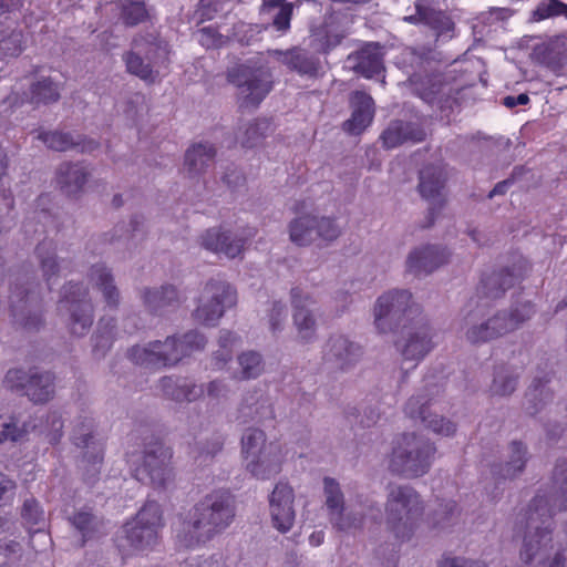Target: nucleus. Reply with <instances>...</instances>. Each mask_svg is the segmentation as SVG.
<instances>
[{
    "label": "nucleus",
    "mask_w": 567,
    "mask_h": 567,
    "mask_svg": "<svg viewBox=\"0 0 567 567\" xmlns=\"http://www.w3.org/2000/svg\"><path fill=\"white\" fill-rule=\"evenodd\" d=\"M269 516L275 529L288 533L296 519L295 491L285 482H278L268 497Z\"/></svg>",
    "instance_id": "2eb2a0df"
},
{
    "label": "nucleus",
    "mask_w": 567,
    "mask_h": 567,
    "mask_svg": "<svg viewBox=\"0 0 567 567\" xmlns=\"http://www.w3.org/2000/svg\"><path fill=\"white\" fill-rule=\"evenodd\" d=\"M177 301V291L174 287L147 290L144 295L145 306L150 311L162 315L174 307Z\"/></svg>",
    "instance_id": "4c0bfd02"
},
{
    "label": "nucleus",
    "mask_w": 567,
    "mask_h": 567,
    "mask_svg": "<svg viewBox=\"0 0 567 567\" xmlns=\"http://www.w3.org/2000/svg\"><path fill=\"white\" fill-rule=\"evenodd\" d=\"M285 61L291 69L303 74H315L319 69V62L312 56H308L302 50H293L285 54Z\"/></svg>",
    "instance_id": "37998d69"
},
{
    "label": "nucleus",
    "mask_w": 567,
    "mask_h": 567,
    "mask_svg": "<svg viewBox=\"0 0 567 567\" xmlns=\"http://www.w3.org/2000/svg\"><path fill=\"white\" fill-rule=\"evenodd\" d=\"M70 519H71L73 526L83 534L84 538L90 537V526L92 525V523L94 520L91 513H89L86 511H81Z\"/></svg>",
    "instance_id": "0e129e2a"
},
{
    "label": "nucleus",
    "mask_w": 567,
    "mask_h": 567,
    "mask_svg": "<svg viewBox=\"0 0 567 567\" xmlns=\"http://www.w3.org/2000/svg\"><path fill=\"white\" fill-rule=\"evenodd\" d=\"M405 413L411 419H420L426 427L442 436H450L456 430L452 421L432 415L430 412V401L423 396H412L405 405Z\"/></svg>",
    "instance_id": "412c9836"
},
{
    "label": "nucleus",
    "mask_w": 567,
    "mask_h": 567,
    "mask_svg": "<svg viewBox=\"0 0 567 567\" xmlns=\"http://www.w3.org/2000/svg\"><path fill=\"white\" fill-rule=\"evenodd\" d=\"M243 413L245 416L250 417L255 421H262L265 419L272 416V411L270 406L267 404L266 400H257L254 404H246L243 408Z\"/></svg>",
    "instance_id": "4d7b16f0"
},
{
    "label": "nucleus",
    "mask_w": 567,
    "mask_h": 567,
    "mask_svg": "<svg viewBox=\"0 0 567 567\" xmlns=\"http://www.w3.org/2000/svg\"><path fill=\"white\" fill-rule=\"evenodd\" d=\"M20 435L21 431L12 416H0V443L7 440L16 441Z\"/></svg>",
    "instance_id": "052dcab7"
},
{
    "label": "nucleus",
    "mask_w": 567,
    "mask_h": 567,
    "mask_svg": "<svg viewBox=\"0 0 567 567\" xmlns=\"http://www.w3.org/2000/svg\"><path fill=\"white\" fill-rule=\"evenodd\" d=\"M161 386L166 396L178 402H192L204 394L202 385H196L187 379L164 378L161 381Z\"/></svg>",
    "instance_id": "cd10ccee"
},
{
    "label": "nucleus",
    "mask_w": 567,
    "mask_h": 567,
    "mask_svg": "<svg viewBox=\"0 0 567 567\" xmlns=\"http://www.w3.org/2000/svg\"><path fill=\"white\" fill-rule=\"evenodd\" d=\"M383 48L368 43L358 52L357 70L365 78H372L383 70Z\"/></svg>",
    "instance_id": "7c9ffc66"
},
{
    "label": "nucleus",
    "mask_w": 567,
    "mask_h": 567,
    "mask_svg": "<svg viewBox=\"0 0 567 567\" xmlns=\"http://www.w3.org/2000/svg\"><path fill=\"white\" fill-rule=\"evenodd\" d=\"M291 210L297 215L288 226L290 240L298 246H308L316 240V215L306 202L296 203Z\"/></svg>",
    "instance_id": "4be33fe9"
},
{
    "label": "nucleus",
    "mask_w": 567,
    "mask_h": 567,
    "mask_svg": "<svg viewBox=\"0 0 567 567\" xmlns=\"http://www.w3.org/2000/svg\"><path fill=\"white\" fill-rule=\"evenodd\" d=\"M287 307L280 301H274L268 313V324L272 332L281 331L287 319Z\"/></svg>",
    "instance_id": "5fc2aeb1"
},
{
    "label": "nucleus",
    "mask_w": 567,
    "mask_h": 567,
    "mask_svg": "<svg viewBox=\"0 0 567 567\" xmlns=\"http://www.w3.org/2000/svg\"><path fill=\"white\" fill-rule=\"evenodd\" d=\"M555 17L567 18V3L560 0H548L539 3L532 12V20L535 22Z\"/></svg>",
    "instance_id": "49530a36"
},
{
    "label": "nucleus",
    "mask_w": 567,
    "mask_h": 567,
    "mask_svg": "<svg viewBox=\"0 0 567 567\" xmlns=\"http://www.w3.org/2000/svg\"><path fill=\"white\" fill-rule=\"evenodd\" d=\"M445 249L424 246L413 250L406 260V269L415 276L427 275L446 261Z\"/></svg>",
    "instance_id": "b1692460"
},
{
    "label": "nucleus",
    "mask_w": 567,
    "mask_h": 567,
    "mask_svg": "<svg viewBox=\"0 0 567 567\" xmlns=\"http://www.w3.org/2000/svg\"><path fill=\"white\" fill-rule=\"evenodd\" d=\"M227 392V386L219 380L212 381L207 386V395L212 399L219 400L226 398Z\"/></svg>",
    "instance_id": "774afa93"
},
{
    "label": "nucleus",
    "mask_w": 567,
    "mask_h": 567,
    "mask_svg": "<svg viewBox=\"0 0 567 567\" xmlns=\"http://www.w3.org/2000/svg\"><path fill=\"white\" fill-rule=\"evenodd\" d=\"M206 338L198 331H190L182 339L167 338L164 342L154 341L147 346L131 349V360L140 365L159 367L174 364L183 358L204 349Z\"/></svg>",
    "instance_id": "423d86ee"
},
{
    "label": "nucleus",
    "mask_w": 567,
    "mask_h": 567,
    "mask_svg": "<svg viewBox=\"0 0 567 567\" xmlns=\"http://www.w3.org/2000/svg\"><path fill=\"white\" fill-rule=\"evenodd\" d=\"M22 518L29 529L31 537L39 535L47 543H50V537L44 533L47 527V518L44 511L40 507L35 499H25L22 507Z\"/></svg>",
    "instance_id": "2f4dec72"
},
{
    "label": "nucleus",
    "mask_w": 567,
    "mask_h": 567,
    "mask_svg": "<svg viewBox=\"0 0 567 567\" xmlns=\"http://www.w3.org/2000/svg\"><path fill=\"white\" fill-rule=\"evenodd\" d=\"M87 172L80 164H63L58 171V183L66 194H75L86 182Z\"/></svg>",
    "instance_id": "e433bc0d"
},
{
    "label": "nucleus",
    "mask_w": 567,
    "mask_h": 567,
    "mask_svg": "<svg viewBox=\"0 0 567 567\" xmlns=\"http://www.w3.org/2000/svg\"><path fill=\"white\" fill-rule=\"evenodd\" d=\"M4 383L10 389L23 391L37 403L50 400L54 393L53 375L50 372L40 373L37 369L29 372L11 369L6 374Z\"/></svg>",
    "instance_id": "4468645a"
},
{
    "label": "nucleus",
    "mask_w": 567,
    "mask_h": 567,
    "mask_svg": "<svg viewBox=\"0 0 567 567\" xmlns=\"http://www.w3.org/2000/svg\"><path fill=\"white\" fill-rule=\"evenodd\" d=\"M534 308L526 302L511 310V312H498L481 324L470 327L465 334L471 343H482L504 336L517 329L524 321L530 318Z\"/></svg>",
    "instance_id": "9d476101"
},
{
    "label": "nucleus",
    "mask_w": 567,
    "mask_h": 567,
    "mask_svg": "<svg viewBox=\"0 0 567 567\" xmlns=\"http://www.w3.org/2000/svg\"><path fill=\"white\" fill-rule=\"evenodd\" d=\"M39 138L51 150L64 152L73 147L79 148L81 152H91L95 148L96 144L93 141H76L74 137L66 133L49 132L39 134Z\"/></svg>",
    "instance_id": "473e14b6"
},
{
    "label": "nucleus",
    "mask_w": 567,
    "mask_h": 567,
    "mask_svg": "<svg viewBox=\"0 0 567 567\" xmlns=\"http://www.w3.org/2000/svg\"><path fill=\"white\" fill-rule=\"evenodd\" d=\"M411 85L413 91L426 103H437L440 107H443V96L451 92V89L442 83L440 75H427L420 78L413 75L411 78ZM450 100H444L447 103Z\"/></svg>",
    "instance_id": "393cba45"
},
{
    "label": "nucleus",
    "mask_w": 567,
    "mask_h": 567,
    "mask_svg": "<svg viewBox=\"0 0 567 567\" xmlns=\"http://www.w3.org/2000/svg\"><path fill=\"white\" fill-rule=\"evenodd\" d=\"M425 132L417 125L395 121L382 134L383 145L386 148H394L405 142H421Z\"/></svg>",
    "instance_id": "a878e982"
},
{
    "label": "nucleus",
    "mask_w": 567,
    "mask_h": 567,
    "mask_svg": "<svg viewBox=\"0 0 567 567\" xmlns=\"http://www.w3.org/2000/svg\"><path fill=\"white\" fill-rule=\"evenodd\" d=\"M163 527L162 511L156 502H147L136 517L127 522L117 537V547L123 556L145 554L152 550L159 539Z\"/></svg>",
    "instance_id": "39448f33"
},
{
    "label": "nucleus",
    "mask_w": 567,
    "mask_h": 567,
    "mask_svg": "<svg viewBox=\"0 0 567 567\" xmlns=\"http://www.w3.org/2000/svg\"><path fill=\"white\" fill-rule=\"evenodd\" d=\"M525 447L519 442H513L511 444V460L506 463L503 477H513L519 473L525 466Z\"/></svg>",
    "instance_id": "8fccbe9b"
},
{
    "label": "nucleus",
    "mask_w": 567,
    "mask_h": 567,
    "mask_svg": "<svg viewBox=\"0 0 567 567\" xmlns=\"http://www.w3.org/2000/svg\"><path fill=\"white\" fill-rule=\"evenodd\" d=\"M14 488V482L0 473V505L12 498Z\"/></svg>",
    "instance_id": "69168bd1"
},
{
    "label": "nucleus",
    "mask_w": 567,
    "mask_h": 567,
    "mask_svg": "<svg viewBox=\"0 0 567 567\" xmlns=\"http://www.w3.org/2000/svg\"><path fill=\"white\" fill-rule=\"evenodd\" d=\"M198 42L209 49L215 47H221L225 44L226 39L224 35L218 33L214 28L206 27L203 28L198 33Z\"/></svg>",
    "instance_id": "680f3d73"
},
{
    "label": "nucleus",
    "mask_w": 567,
    "mask_h": 567,
    "mask_svg": "<svg viewBox=\"0 0 567 567\" xmlns=\"http://www.w3.org/2000/svg\"><path fill=\"white\" fill-rule=\"evenodd\" d=\"M329 359L340 362L342 368L355 362L361 355V348L343 336L332 337L327 344Z\"/></svg>",
    "instance_id": "c85d7f7f"
},
{
    "label": "nucleus",
    "mask_w": 567,
    "mask_h": 567,
    "mask_svg": "<svg viewBox=\"0 0 567 567\" xmlns=\"http://www.w3.org/2000/svg\"><path fill=\"white\" fill-rule=\"evenodd\" d=\"M23 35L20 32H13L8 40L2 41L0 49L4 56H17L23 50Z\"/></svg>",
    "instance_id": "e2e57ef3"
},
{
    "label": "nucleus",
    "mask_w": 567,
    "mask_h": 567,
    "mask_svg": "<svg viewBox=\"0 0 567 567\" xmlns=\"http://www.w3.org/2000/svg\"><path fill=\"white\" fill-rule=\"evenodd\" d=\"M567 509V478L563 482L560 491L548 498L537 495L526 513V535L520 551V557L526 563L537 560L544 563L553 549L550 536V519L556 514L555 509ZM567 533V527H566Z\"/></svg>",
    "instance_id": "f03ea898"
},
{
    "label": "nucleus",
    "mask_w": 567,
    "mask_h": 567,
    "mask_svg": "<svg viewBox=\"0 0 567 567\" xmlns=\"http://www.w3.org/2000/svg\"><path fill=\"white\" fill-rule=\"evenodd\" d=\"M420 194L433 203L442 202L443 175L437 167H426L420 173Z\"/></svg>",
    "instance_id": "72a5a7b5"
},
{
    "label": "nucleus",
    "mask_w": 567,
    "mask_h": 567,
    "mask_svg": "<svg viewBox=\"0 0 567 567\" xmlns=\"http://www.w3.org/2000/svg\"><path fill=\"white\" fill-rule=\"evenodd\" d=\"M255 236V229L248 228L241 235L231 236L221 228L207 229L199 239L200 246L216 255L235 258L244 250L246 240Z\"/></svg>",
    "instance_id": "6ab92c4d"
},
{
    "label": "nucleus",
    "mask_w": 567,
    "mask_h": 567,
    "mask_svg": "<svg viewBox=\"0 0 567 567\" xmlns=\"http://www.w3.org/2000/svg\"><path fill=\"white\" fill-rule=\"evenodd\" d=\"M215 148L208 143H199L187 150L185 155V171L190 179L206 172L213 162Z\"/></svg>",
    "instance_id": "bb28decb"
},
{
    "label": "nucleus",
    "mask_w": 567,
    "mask_h": 567,
    "mask_svg": "<svg viewBox=\"0 0 567 567\" xmlns=\"http://www.w3.org/2000/svg\"><path fill=\"white\" fill-rule=\"evenodd\" d=\"M172 456L171 449L156 441L148 444L142 453L128 454L127 463L138 482L155 487H167L174 480Z\"/></svg>",
    "instance_id": "6e6552de"
},
{
    "label": "nucleus",
    "mask_w": 567,
    "mask_h": 567,
    "mask_svg": "<svg viewBox=\"0 0 567 567\" xmlns=\"http://www.w3.org/2000/svg\"><path fill=\"white\" fill-rule=\"evenodd\" d=\"M228 81L238 87L239 100L246 107L257 106L271 90L268 74L262 70H252L239 65L229 70Z\"/></svg>",
    "instance_id": "f8f14e48"
},
{
    "label": "nucleus",
    "mask_w": 567,
    "mask_h": 567,
    "mask_svg": "<svg viewBox=\"0 0 567 567\" xmlns=\"http://www.w3.org/2000/svg\"><path fill=\"white\" fill-rule=\"evenodd\" d=\"M37 255L40 259L43 276L49 287L53 285V276L60 271V266L55 260L54 249L51 244H41L37 248Z\"/></svg>",
    "instance_id": "c03bdc74"
},
{
    "label": "nucleus",
    "mask_w": 567,
    "mask_h": 567,
    "mask_svg": "<svg viewBox=\"0 0 567 567\" xmlns=\"http://www.w3.org/2000/svg\"><path fill=\"white\" fill-rule=\"evenodd\" d=\"M269 126L270 124L266 120L256 121L249 124L246 127L244 135L240 137L243 146L254 147L255 145H257V143L265 135Z\"/></svg>",
    "instance_id": "603ef678"
},
{
    "label": "nucleus",
    "mask_w": 567,
    "mask_h": 567,
    "mask_svg": "<svg viewBox=\"0 0 567 567\" xmlns=\"http://www.w3.org/2000/svg\"><path fill=\"white\" fill-rule=\"evenodd\" d=\"M412 296L408 290H390L381 295L373 308L374 326L381 333L396 327L403 315L411 308Z\"/></svg>",
    "instance_id": "ddd939ff"
},
{
    "label": "nucleus",
    "mask_w": 567,
    "mask_h": 567,
    "mask_svg": "<svg viewBox=\"0 0 567 567\" xmlns=\"http://www.w3.org/2000/svg\"><path fill=\"white\" fill-rule=\"evenodd\" d=\"M62 426L63 423L60 415L54 412L48 416L45 424L41 427L40 432L45 433L49 441L54 444L59 442L61 437Z\"/></svg>",
    "instance_id": "13d9d810"
},
{
    "label": "nucleus",
    "mask_w": 567,
    "mask_h": 567,
    "mask_svg": "<svg viewBox=\"0 0 567 567\" xmlns=\"http://www.w3.org/2000/svg\"><path fill=\"white\" fill-rule=\"evenodd\" d=\"M316 239H321L323 241H332L337 239L341 230L337 225L336 220L330 217L318 216L316 215Z\"/></svg>",
    "instance_id": "3c124183"
},
{
    "label": "nucleus",
    "mask_w": 567,
    "mask_h": 567,
    "mask_svg": "<svg viewBox=\"0 0 567 567\" xmlns=\"http://www.w3.org/2000/svg\"><path fill=\"white\" fill-rule=\"evenodd\" d=\"M148 17L143 1L125 0L122 4V18L126 24L135 25L145 21Z\"/></svg>",
    "instance_id": "09e8293b"
},
{
    "label": "nucleus",
    "mask_w": 567,
    "mask_h": 567,
    "mask_svg": "<svg viewBox=\"0 0 567 567\" xmlns=\"http://www.w3.org/2000/svg\"><path fill=\"white\" fill-rule=\"evenodd\" d=\"M125 64L130 73L145 82L153 83L158 76V71H154L148 64H145L134 52L125 55Z\"/></svg>",
    "instance_id": "de8ad7c7"
},
{
    "label": "nucleus",
    "mask_w": 567,
    "mask_h": 567,
    "mask_svg": "<svg viewBox=\"0 0 567 567\" xmlns=\"http://www.w3.org/2000/svg\"><path fill=\"white\" fill-rule=\"evenodd\" d=\"M234 517L235 505L230 493L215 491L194 507L189 519L183 523L177 540L184 548H195L206 544L229 527Z\"/></svg>",
    "instance_id": "f257e3e1"
},
{
    "label": "nucleus",
    "mask_w": 567,
    "mask_h": 567,
    "mask_svg": "<svg viewBox=\"0 0 567 567\" xmlns=\"http://www.w3.org/2000/svg\"><path fill=\"white\" fill-rule=\"evenodd\" d=\"M334 20V17H329L322 28L313 31V42H318L313 47L316 51L327 53L336 48L344 38V32L339 29Z\"/></svg>",
    "instance_id": "c9c22d12"
},
{
    "label": "nucleus",
    "mask_w": 567,
    "mask_h": 567,
    "mask_svg": "<svg viewBox=\"0 0 567 567\" xmlns=\"http://www.w3.org/2000/svg\"><path fill=\"white\" fill-rule=\"evenodd\" d=\"M516 278L511 272H501L497 275H494L489 277L486 282L484 284L485 288L487 289V295L491 297H497L499 295V291H494L493 287L495 285H499V290L505 291L507 288L512 287L515 282Z\"/></svg>",
    "instance_id": "6e6d98bb"
},
{
    "label": "nucleus",
    "mask_w": 567,
    "mask_h": 567,
    "mask_svg": "<svg viewBox=\"0 0 567 567\" xmlns=\"http://www.w3.org/2000/svg\"><path fill=\"white\" fill-rule=\"evenodd\" d=\"M93 420L84 416L75 422L72 430V441L76 446L92 449V465L95 468L102 461V447L92 441Z\"/></svg>",
    "instance_id": "c756f323"
},
{
    "label": "nucleus",
    "mask_w": 567,
    "mask_h": 567,
    "mask_svg": "<svg viewBox=\"0 0 567 567\" xmlns=\"http://www.w3.org/2000/svg\"><path fill=\"white\" fill-rule=\"evenodd\" d=\"M240 454L246 471L258 480L278 474L286 458L285 447L279 442L268 441L266 433L256 427L243 434Z\"/></svg>",
    "instance_id": "20e7f679"
},
{
    "label": "nucleus",
    "mask_w": 567,
    "mask_h": 567,
    "mask_svg": "<svg viewBox=\"0 0 567 567\" xmlns=\"http://www.w3.org/2000/svg\"><path fill=\"white\" fill-rule=\"evenodd\" d=\"M239 346V339L229 331H221L218 339V349L214 352L213 365L221 369L233 357L234 350Z\"/></svg>",
    "instance_id": "ea45409f"
},
{
    "label": "nucleus",
    "mask_w": 567,
    "mask_h": 567,
    "mask_svg": "<svg viewBox=\"0 0 567 567\" xmlns=\"http://www.w3.org/2000/svg\"><path fill=\"white\" fill-rule=\"evenodd\" d=\"M440 567H480V563L467 561L461 557L444 556L440 561Z\"/></svg>",
    "instance_id": "338daca9"
},
{
    "label": "nucleus",
    "mask_w": 567,
    "mask_h": 567,
    "mask_svg": "<svg viewBox=\"0 0 567 567\" xmlns=\"http://www.w3.org/2000/svg\"><path fill=\"white\" fill-rule=\"evenodd\" d=\"M352 115L343 124L344 131L350 134L362 133L372 122L374 115V102L372 97L361 91H355L350 99Z\"/></svg>",
    "instance_id": "5701e85b"
},
{
    "label": "nucleus",
    "mask_w": 567,
    "mask_h": 567,
    "mask_svg": "<svg viewBox=\"0 0 567 567\" xmlns=\"http://www.w3.org/2000/svg\"><path fill=\"white\" fill-rule=\"evenodd\" d=\"M424 512L420 495L408 485L389 488L385 522L399 544L410 542L420 527Z\"/></svg>",
    "instance_id": "7ed1b4c3"
},
{
    "label": "nucleus",
    "mask_w": 567,
    "mask_h": 567,
    "mask_svg": "<svg viewBox=\"0 0 567 567\" xmlns=\"http://www.w3.org/2000/svg\"><path fill=\"white\" fill-rule=\"evenodd\" d=\"M261 14L269 16L272 27L284 33L290 28L292 4L284 0H264Z\"/></svg>",
    "instance_id": "f704fd0d"
},
{
    "label": "nucleus",
    "mask_w": 567,
    "mask_h": 567,
    "mask_svg": "<svg viewBox=\"0 0 567 567\" xmlns=\"http://www.w3.org/2000/svg\"><path fill=\"white\" fill-rule=\"evenodd\" d=\"M434 445L415 434H403L393 442L389 470L408 478L420 477L431 467Z\"/></svg>",
    "instance_id": "0eeeda50"
},
{
    "label": "nucleus",
    "mask_w": 567,
    "mask_h": 567,
    "mask_svg": "<svg viewBox=\"0 0 567 567\" xmlns=\"http://www.w3.org/2000/svg\"><path fill=\"white\" fill-rule=\"evenodd\" d=\"M87 292L79 285L69 284L64 287L63 295L59 300V311L69 312L68 326L73 336H84L92 326L93 312Z\"/></svg>",
    "instance_id": "9b49d317"
},
{
    "label": "nucleus",
    "mask_w": 567,
    "mask_h": 567,
    "mask_svg": "<svg viewBox=\"0 0 567 567\" xmlns=\"http://www.w3.org/2000/svg\"><path fill=\"white\" fill-rule=\"evenodd\" d=\"M323 491L330 520L336 528L341 532L350 533L362 526L363 517L353 516L350 509L344 508L343 494L340 489L339 483L336 480L331 477H324Z\"/></svg>",
    "instance_id": "f3484780"
},
{
    "label": "nucleus",
    "mask_w": 567,
    "mask_h": 567,
    "mask_svg": "<svg viewBox=\"0 0 567 567\" xmlns=\"http://www.w3.org/2000/svg\"><path fill=\"white\" fill-rule=\"evenodd\" d=\"M59 87L49 79H43L37 83H31L30 101L32 103H50L59 99Z\"/></svg>",
    "instance_id": "79ce46f5"
},
{
    "label": "nucleus",
    "mask_w": 567,
    "mask_h": 567,
    "mask_svg": "<svg viewBox=\"0 0 567 567\" xmlns=\"http://www.w3.org/2000/svg\"><path fill=\"white\" fill-rule=\"evenodd\" d=\"M113 341V326L111 321L101 319L97 330L93 336V353L95 357H102L111 348Z\"/></svg>",
    "instance_id": "a18cd8bd"
},
{
    "label": "nucleus",
    "mask_w": 567,
    "mask_h": 567,
    "mask_svg": "<svg viewBox=\"0 0 567 567\" xmlns=\"http://www.w3.org/2000/svg\"><path fill=\"white\" fill-rule=\"evenodd\" d=\"M530 56L556 75L567 72V33L549 37L537 42Z\"/></svg>",
    "instance_id": "dca6fc26"
},
{
    "label": "nucleus",
    "mask_w": 567,
    "mask_h": 567,
    "mask_svg": "<svg viewBox=\"0 0 567 567\" xmlns=\"http://www.w3.org/2000/svg\"><path fill=\"white\" fill-rule=\"evenodd\" d=\"M291 301L293 306V324L297 329L298 338L302 342H309L315 337L316 320L309 309L316 301L313 297L301 288L291 290Z\"/></svg>",
    "instance_id": "aec40b11"
},
{
    "label": "nucleus",
    "mask_w": 567,
    "mask_h": 567,
    "mask_svg": "<svg viewBox=\"0 0 567 567\" xmlns=\"http://www.w3.org/2000/svg\"><path fill=\"white\" fill-rule=\"evenodd\" d=\"M239 378L244 380L255 379L264 371L261 355L255 351L243 352L238 357Z\"/></svg>",
    "instance_id": "a19ab883"
},
{
    "label": "nucleus",
    "mask_w": 567,
    "mask_h": 567,
    "mask_svg": "<svg viewBox=\"0 0 567 567\" xmlns=\"http://www.w3.org/2000/svg\"><path fill=\"white\" fill-rule=\"evenodd\" d=\"M91 281L103 292L105 302L114 307L118 302V291L113 285L111 272L103 266L96 265L91 270Z\"/></svg>",
    "instance_id": "58836bf2"
},
{
    "label": "nucleus",
    "mask_w": 567,
    "mask_h": 567,
    "mask_svg": "<svg viewBox=\"0 0 567 567\" xmlns=\"http://www.w3.org/2000/svg\"><path fill=\"white\" fill-rule=\"evenodd\" d=\"M260 32V25L240 22L235 27L234 37L243 44H250Z\"/></svg>",
    "instance_id": "bf43d9fd"
},
{
    "label": "nucleus",
    "mask_w": 567,
    "mask_h": 567,
    "mask_svg": "<svg viewBox=\"0 0 567 567\" xmlns=\"http://www.w3.org/2000/svg\"><path fill=\"white\" fill-rule=\"evenodd\" d=\"M236 301V291L228 282L213 279L203 288L193 316L203 324L215 326Z\"/></svg>",
    "instance_id": "1a4fd4ad"
},
{
    "label": "nucleus",
    "mask_w": 567,
    "mask_h": 567,
    "mask_svg": "<svg viewBox=\"0 0 567 567\" xmlns=\"http://www.w3.org/2000/svg\"><path fill=\"white\" fill-rule=\"evenodd\" d=\"M516 379L507 371L502 370L495 374L491 391L496 395H507L515 390Z\"/></svg>",
    "instance_id": "864d4df0"
},
{
    "label": "nucleus",
    "mask_w": 567,
    "mask_h": 567,
    "mask_svg": "<svg viewBox=\"0 0 567 567\" xmlns=\"http://www.w3.org/2000/svg\"><path fill=\"white\" fill-rule=\"evenodd\" d=\"M403 362L410 363L406 370L414 369L417 363L432 350L433 341L431 329L426 324L409 328L396 342Z\"/></svg>",
    "instance_id": "a211bd4d"
}]
</instances>
